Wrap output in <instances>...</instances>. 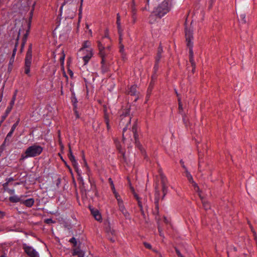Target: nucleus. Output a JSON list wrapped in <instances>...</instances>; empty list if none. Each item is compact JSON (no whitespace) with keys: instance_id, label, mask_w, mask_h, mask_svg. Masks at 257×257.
Listing matches in <instances>:
<instances>
[{"instance_id":"a211bd4d","label":"nucleus","mask_w":257,"mask_h":257,"mask_svg":"<svg viewBox=\"0 0 257 257\" xmlns=\"http://www.w3.org/2000/svg\"><path fill=\"white\" fill-rule=\"evenodd\" d=\"M9 200L13 203H18L21 201V198L18 195H14L9 197Z\"/></svg>"},{"instance_id":"1a4fd4ad","label":"nucleus","mask_w":257,"mask_h":257,"mask_svg":"<svg viewBox=\"0 0 257 257\" xmlns=\"http://www.w3.org/2000/svg\"><path fill=\"white\" fill-rule=\"evenodd\" d=\"M120 121L119 122L120 126H124V127L123 128V138L124 139V133L127 129V126L130 124L131 120V118L128 115V112L127 111L124 115L120 116Z\"/></svg>"},{"instance_id":"473e14b6","label":"nucleus","mask_w":257,"mask_h":257,"mask_svg":"<svg viewBox=\"0 0 257 257\" xmlns=\"http://www.w3.org/2000/svg\"><path fill=\"white\" fill-rule=\"evenodd\" d=\"M119 51L121 53L123 54V52H124V46L123 45L120 44V49H119Z\"/></svg>"},{"instance_id":"6e6552de","label":"nucleus","mask_w":257,"mask_h":257,"mask_svg":"<svg viewBox=\"0 0 257 257\" xmlns=\"http://www.w3.org/2000/svg\"><path fill=\"white\" fill-rule=\"evenodd\" d=\"M23 249L29 257H40L39 252L32 246L27 244H23Z\"/></svg>"},{"instance_id":"f704fd0d","label":"nucleus","mask_w":257,"mask_h":257,"mask_svg":"<svg viewBox=\"0 0 257 257\" xmlns=\"http://www.w3.org/2000/svg\"><path fill=\"white\" fill-rule=\"evenodd\" d=\"M154 16L153 15H151L149 17V21L151 23H153L154 21L153 20Z\"/></svg>"},{"instance_id":"7c9ffc66","label":"nucleus","mask_w":257,"mask_h":257,"mask_svg":"<svg viewBox=\"0 0 257 257\" xmlns=\"http://www.w3.org/2000/svg\"><path fill=\"white\" fill-rule=\"evenodd\" d=\"M144 244L145 246V247L146 248H147L151 249V247H152L150 243H148V242H145L144 243Z\"/></svg>"},{"instance_id":"13d9d810","label":"nucleus","mask_w":257,"mask_h":257,"mask_svg":"<svg viewBox=\"0 0 257 257\" xmlns=\"http://www.w3.org/2000/svg\"><path fill=\"white\" fill-rule=\"evenodd\" d=\"M102 71L105 72V71H106V70L105 69L104 70V69H102Z\"/></svg>"},{"instance_id":"5701e85b","label":"nucleus","mask_w":257,"mask_h":257,"mask_svg":"<svg viewBox=\"0 0 257 257\" xmlns=\"http://www.w3.org/2000/svg\"><path fill=\"white\" fill-rule=\"evenodd\" d=\"M137 86L135 85L132 86L130 88L129 93L132 95H135L137 93Z\"/></svg>"},{"instance_id":"4468645a","label":"nucleus","mask_w":257,"mask_h":257,"mask_svg":"<svg viewBox=\"0 0 257 257\" xmlns=\"http://www.w3.org/2000/svg\"><path fill=\"white\" fill-rule=\"evenodd\" d=\"M90 210L95 219L98 221H101L102 217L99 212L97 210L94 209H90Z\"/></svg>"},{"instance_id":"a19ab883","label":"nucleus","mask_w":257,"mask_h":257,"mask_svg":"<svg viewBox=\"0 0 257 257\" xmlns=\"http://www.w3.org/2000/svg\"><path fill=\"white\" fill-rule=\"evenodd\" d=\"M46 222L47 223H50L53 222L52 220L51 219H48L46 220Z\"/></svg>"},{"instance_id":"393cba45","label":"nucleus","mask_w":257,"mask_h":257,"mask_svg":"<svg viewBox=\"0 0 257 257\" xmlns=\"http://www.w3.org/2000/svg\"><path fill=\"white\" fill-rule=\"evenodd\" d=\"M178 103H179V112H180V113H181L183 111V104L181 102V98L180 97H178Z\"/></svg>"},{"instance_id":"a878e982","label":"nucleus","mask_w":257,"mask_h":257,"mask_svg":"<svg viewBox=\"0 0 257 257\" xmlns=\"http://www.w3.org/2000/svg\"><path fill=\"white\" fill-rule=\"evenodd\" d=\"M134 196L136 198V199L138 200L139 206L141 208V209L142 210V208H143V206H142V203H141V202L140 201L139 197L135 193H134Z\"/></svg>"},{"instance_id":"20e7f679","label":"nucleus","mask_w":257,"mask_h":257,"mask_svg":"<svg viewBox=\"0 0 257 257\" xmlns=\"http://www.w3.org/2000/svg\"><path fill=\"white\" fill-rule=\"evenodd\" d=\"M185 37L187 46L189 48L190 61L191 63L192 66H194L195 65V63L193 59V43L192 42V40L193 39V34L192 30L186 29L185 30Z\"/></svg>"},{"instance_id":"b1692460","label":"nucleus","mask_w":257,"mask_h":257,"mask_svg":"<svg viewBox=\"0 0 257 257\" xmlns=\"http://www.w3.org/2000/svg\"><path fill=\"white\" fill-rule=\"evenodd\" d=\"M73 255H77L78 257H84V253L82 250H75L73 253Z\"/></svg>"},{"instance_id":"f3484780","label":"nucleus","mask_w":257,"mask_h":257,"mask_svg":"<svg viewBox=\"0 0 257 257\" xmlns=\"http://www.w3.org/2000/svg\"><path fill=\"white\" fill-rule=\"evenodd\" d=\"M201 194L202 195V197H201L200 196L199 197L200 198L201 201H202V203L203 204V206L204 208V209L205 210H207L209 208H210V205L209 204L205 201V200H204V196H203V193L202 192V191L201 190Z\"/></svg>"},{"instance_id":"c03bdc74","label":"nucleus","mask_w":257,"mask_h":257,"mask_svg":"<svg viewBox=\"0 0 257 257\" xmlns=\"http://www.w3.org/2000/svg\"><path fill=\"white\" fill-rule=\"evenodd\" d=\"M183 121L186 126H187V122L185 120V117H183Z\"/></svg>"},{"instance_id":"ea45409f","label":"nucleus","mask_w":257,"mask_h":257,"mask_svg":"<svg viewBox=\"0 0 257 257\" xmlns=\"http://www.w3.org/2000/svg\"><path fill=\"white\" fill-rule=\"evenodd\" d=\"M158 230H159L160 236H163V233L162 232L161 228V227L160 226H158Z\"/></svg>"},{"instance_id":"72a5a7b5","label":"nucleus","mask_w":257,"mask_h":257,"mask_svg":"<svg viewBox=\"0 0 257 257\" xmlns=\"http://www.w3.org/2000/svg\"><path fill=\"white\" fill-rule=\"evenodd\" d=\"M15 100H11V102H10V110H11V109H12V107H13V105H14V104H15Z\"/></svg>"},{"instance_id":"2eb2a0df","label":"nucleus","mask_w":257,"mask_h":257,"mask_svg":"<svg viewBox=\"0 0 257 257\" xmlns=\"http://www.w3.org/2000/svg\"><path fill=\"white\" fill-rule=\"evenodd\" d=\"M120 17L119 16V15L118 14L117 15V21H116V24H117V28H118V33H119V43H121V41L122 40V38H121V36H122V35H121V31H120Z\"/></svg>"},{"instance_id":"864d4df0","label":"nucleus","mask_w":257,"mask_h":257,"mask_svg":"<svg viewBox=\"0 0 257 257\" xmlns=\"http://www.w3.org/2000/svg\"><path fill=\"white\" fill-rule=\"evenodd\" d=\"M200 152H200V151H199V158H200V157H201V154H200Z\"/></svg>"},{"instance_id":"6e6d98bb","label":"nucleus","mask_w":257,"mask_h":257,"mask_svg":"<svg viewBox=\"0 0 257 257\" xmlns=\"http://www.w3.org/2000/svg\"><path fill=\"white\" fill-rule=\"evenodd\" d=\"M86 28H87V29H88V28H89V26H88V25H87H87H86Z\"/></svg>"},{"instance_id":"3c124183","label":"nucleus","mask_w":257,"mask_h":257,"mask_svg":"<svg viewBox=\"0 0 257 257\" xmlns=\"http://www.w3.org/2000/svg\"><path fill=\"white\" fill-rule=\"evenodd\" d=\"M11 110H10V106L8 107V108H7V111L9 112L11 111Z\"/></svg>"},{"instance_id":"7ed1b4c3","label":"nucleus","mask_w":257,"mask_h":257,"mask_svg":"<svg viewBox=\"0 0 257 257\" xmlns=\"http://www.w3.org/2000/svg\"><path fill=\"white\" fill-rule=\"evenodd\" d=\"M43 148L38 145L34 144L29 147L25 153L21 155V160H24L28 158L35 157L39 156L43 151Z\"/></svg>"},{"instance_id":"bf43d9fd","label":"nucleus","mask_w":257,"mask_h":257,"mask_svg":"<svg viewBox=\"0 0 257 257\" xmlns=\"http://www.w3.org/2000/svg\"><path fill=\"white\" fill-rule=\"evenodd\" d=\"M2 213H3V212L0 211V214H2Z\"/></svg>"},{"instance_id":"9d476101","label":"nucleus","mask_w":257,"mask_h":257,"mask_svg":"<svg viewBox=\"0 0 257 257\" xmlns=\"http://www.w3.org/2000/svg\"><path fill=\"white\" fill-rule=\"evenodd\" d=\"M68 157L70 160L71 161L73 166H74L75 169L77 171V173L79 175V171L78 169V164L75 160L74 156L73 155L72 150L71 148H69V153L68 154Z\"/></svg>"},{"instance_id":"79ce46f5","label":"nucleus","mask_w":257,"mask_h":257,"mask_svg":"<svg viewBox=\"0 0 257 257\" xmlns=\"http://www.w3.org/2000/svg\"><path fill=\"white\" fill-rule=\"evenodd\" d=\"M164 221L166 223H169V220L166 218H165V217L164 218Z\"/></svg>"},{"instance_id":"4c0bfd02","label":"nucleus","mask_w":257,"mask_h":257,"mask_svg":"<svg viewBox=\"0 0 257 257\" xmlns=\"http://www.w3.org/2000/svg\"><path fill=\"white\" fill-rule=\"evenodd\" d=\"M16 51H17V48L15 47L14 50H13V55H12V57H14L15 55H16Z\"/></svg>"},{"instance_id":"0eeeda50","label":"nucleus","mask_w":257,"mask_h":257,"mask_svg":"<svg viewBox=\"0 0 257 257\" xmlns=\"http://www.w3.org/2000/svg\"><path fill=\"white\" fill-rule=\"evenodd\" d=\"M183 168L185 170V175L188 179L189 182L192 184L194 190L198 193V195L199 196L202 197V195L201 194V190L200 189L197 184L193 181L192 175H191V174L190 173V172L188 171V170L185 166H183Z\"/></svg>"},{"instance_id":"f257e3e1","label":"nucleus","mask_w":257,"mask_h":257,"mask_svg":"<svg viewBox=\"0 0 257 257\" xmlns=\"http://www.w3.org/2000/svg\"><path fill=\"white\" fill-rule=\"evenodd\" d=\"M173 5V0H164L155 8L153 13L161 18L171 11Z\"/></svg>"},{"instance_id":"4be33fe9","label":"nucleus","mask_w":257,"mask_h":257,"mask_svg":"<svg viewBox=\"0 0 257 257\" xmlns=\"http://www.w3.org/2000/svg\"><path fill=\"white\" fill-rule=\"evenodd\" d=\"M18 124V122H17L15 124H14L11 128V131L8 133L7 135V138L11 137L12 135L13 132H14L15 130L16 129V127H17V125Z\"/></svg>"},{"instance_id":"09e8293b","label":"nucleus","mask_w":257,"mask_h":257,"mask_svg":"<svg viewBox=\"0 0 257 257\" xmlns=\"http://www.w3.org/2000/svg\"><path fill=\"white\" fill-rule=\"evenodd\" d=\"M17 92H18V90H16L14 93V95H15L17 96Z\"/></svg>"},{"instance_id":"4d7b16f0","label":"nucleus","mask_w":257,"mask_h":257,"mask_svg":"<svg viewBox=\"0 0 257 257\" xmlns=\"http://www.w3.org/2000/svg\"><path fill=\"white\" fill-rule=\"evenodd\" d=\"M63 7V6H62L61 7V8H60V10H61V11L62 10Z\"/></svg>"},{"instance_id":"58836bf2","label":"nucleus","mask_w":257,"mask_h":257,"mask_svg":"<svg viewBox=\"0 0 257 257\" xmlns=\"http://www.w3.org/2000/svg\"><path fill=\"white\" fill-rule=\"evenodd\" d=\"M64 59H65V56L64 55H63L61 57H60V61L61 62L63 63L64 62Z\"/></svg>"},{"instance_id":"cd10ccee","label":"nucleus","mask_w":257,"mask_h":257,"mask_svg":"<svg viewBox=\"0 0 257 257\" xmlns=\"http://www.w3.org/2000/svg\"><path fill=\"white\" fill-rule=\"evenodd\" d=\"M109 182L110 184V185H111V189L112 190V192H114V191H116L115 190V187H114V184L113 183V181L112 180V179L111 178H109Z\"/></svg>"},{"instance_id":"2f4dec72","label":"nucleus","mask_w":257,"mask_h":257,"mask_svg":"<svg viewBox=\"0 0 257 257\" xmlns=\"http://www.w3.org/2000/svg\"><path fill=\"white\" fill-rule=\"evenodd\" d=\"M8 192L11 195H15V190L14 189H8Z\"/></svg>"},{"instance_id":"de8ad7c7","label":"nucleus","mask_w":257,"mask_h":257,"mask_svg":"<svg viewBox=\"0 0 257 257\" xmlns=\"http://www.w3.org/2000/svg\"><path fill=\"white\" fill-rule=\"evenodd\" d=\"M161 58V56L160 55H158V57H157V61H159L160 59Z\"/></svg>"},{"instance_id":"412c9836","label":"nucleus","mask_w":257,"mask_h":257,"mask_svg":"<svg viewBox=\"0 0 257 257\" xmlns=\"http://www.w3.org/2000/svg\"><path fill=\"white\" fill-rule=\"evenodd\" d=\"M113 193L115 196L116 199L117 200V204L123 202L120 196L119 195V194L116 191H114V192H113Z\"/></svg>"},{"instance_id":"9b49d317","label":"nucleus","mask_w":257,"mask_h":257,"mask_svg":"<svg viewBox=\"0 0 257 257\" xmlns=\"http://www.w3.org/2000/svg\"><path fill=\"white\" fill-rule=\"evenodd\" d=\"M160 179H161V183H162V185L163 192H164V194H165L167 192V188H168V186H167L168 181H167V179L166 176L162 173H160Z\"/></svg>"},{"instance_id":"e433bc0d","label":"nucleus","mask_w":257,"mask_h":257,"mask_svg":"<svg viewBox=\"0 0 257 257\" xmlns=\"http://www.w3.org/2000/svg\"><path fill=\"white\" fill-rule=\"evenodd\" d=\"M176 253L178 256V257H184L182 254H181V253H180V252L178 250V249H176Z\"/></svg>"},{"instance_id":"37998d69","label":"nucleus","mask_w":257,"mask_h":257,"mask_svg":"<svg viewBox=\"0 0 257 257\" xmlns=\"http://www.w3.org/2000/svg\"><path fill=\"white\" fill-rule=\"evenodd\" d=\"M16 99V96L13 95L12 100L15 101Z\"/></svg>"},{"instance_id":"39448f33","label":"nucleus","mask_w":257,"mask_h":257,"mask_svg":"<svg viewBox=\"0 0 257 257\" xmlns=\"http://www.w3.org/2000/svg\"><path fill=\"white\" fill-rule=\"evenodd\" d=\"M93 55V50H79L77 53V56L79 59L83 60V64L86 65L90 61Z\"/></svg>"},{"instance_id":"f03ea898","label":"nucleus","mask_w":257,"mask_h":257,"mask_svg":"<svg viewBox=\"0 0 257 257\" xmlns=\"http://www.w3.org/2000/svg\"><path fill=\"white\" fill-rule=\"evenodd\" d=\"M98 47L99 50V55L101 58V64L102 68L104 67L105 63L107 61L108 59H111L110 54V47L107 46L105 47L103 44L102 40L98 41L97 42Z\"/></svg>"},{"instance_id":"f8f14e48","label":"nucleus","mask_w":257,"mask_h":257,"mask_svg":"<svg viewBox=\"0 0 257 257\" xmlns=\"http://www.w3.org/2000/svg\"><path fill=\"white\" fill-rule=\"evenodd\" d=\"M119 210L121 212V213L124 215V217L126 219H129L130 218V214L126 210L124 205L123 204V202L120 203L118 204Z\"/></svg>"},{"instance_id":"bb28decb","label":"nucleus","mask_w":257,"mask_h":257,"mask_svg":"<svg viewBox=\"0 0 257 257\" xmlns=\"http://www.w3.org/2000/svg\"><path fill=\"white\" fill-rule=\"evenodd\" d=\"M75 11L69 10V15L67 16L68 18L72 19L75 16Z\"/></svg>"},{"instance_id":"8fccbe9b","label":"nucleus","mask_w":257,"mask_h":257,"mask_svg":"<svg viewBox=\"0 0 257 257\" xmlns=\"http://www.w3.org/2000/svg\"><path fill=\"white\" fill-rule=\"evenodd\" d=\"M88 32H89V33L91 35H92V32L91 30V29H89V30H88Z\"/></svg>"},{"instance_id":"5fc2aeb1","label":"nucleus","mask_w":257,"mask_h":257,"mask_svg":"<svg viewBox=\"0 0 257 257\" xmlns=\"http://www.w3.org/2000/svg\"><path fill=\"white\" fill-rule=\"evenodd\" d=\"M109 239H110V240L111 241H114V239H112V238H109Z\"/></svg>"},{"instance_id":"aec40b11","label":"nucleus","mask_w":257,"mask_h":257,"mask_svg":"<svg viewBox=\"0 0 257 257\" xmlns=\"http://www.w3.org/2000/svg\"><path fill=\"white\" fill-rule=\"evenodd\" d=\"M104 120L106 124L107 129L108 131H109L110 129V125L109 123V116L108 114H107L105 112L104 113Z\"/></svg>"},{"instance_id":"423d86ee","label":"nucleus","mask_w":257,"mask_h":257,"mask_svg":"<svg viewBox=\"0 0 257 257\" xmlns=\"http://www.w3.org/2000/svg\"><path fill=\"white\" fill-rule=\"evenodd\" d=\"M32 50L31 47H30L27 51L25 58V73L28 75H30V67L32 63Z\"/></svg>"},{"instance_id":"c756f323","label":"nucleus","mask_w":257,"mask_h":257,"mask_svg":"<svg viewBox=\"0 0 257 257\" xmlns=\"http://www.w3.org/2000/svg\"><path fill=\"white\" fill-rule=\"evenodd\" d=\"M104 38H106L109 39V33H108V30H105V35H104V36L102 37V39H103Z\"/></svg>"},{"instance_id":"6ab92c4d","label":"nucleus","mask_w":257,"mask_h":257,"mask_svg":"<svg viewBox=\"0 0 257 257\" xmlns=\"http://www.w3.org/2000/svg\"><path fill=\"white\" fill-rule=\"evenodd\" d=\"M22 203L26 206L30 207L33 205L34 203V200L32 198H30L23 201Z\"/></svg>"},{"instance_id":"a18cd8bd","label":"nucleus","mask_w":257,"mask_h":257,"mask_svg":"<svg viewBox=\"0 0 257 257\" xmlns=\"http://www.w3.org/2000/svg\"><path fill=\"white\" fill-rule=\"evenodd\" d=\"M75 114H76V117L78 118V117H79V115H78V113L77 111H75Z\"/></svg>"},{"instance_id":"dca6fc26","label":"nucleus","mask_w":257,"mask_h":257,"mask_svg":"<svg viewBox=\"0 0 257 257\" xmlns=\"http://www.w3.org/2000/svg\"><path fill=\"white\" fill-rule=\"evenodd\" d=\"M93 49L91 47V43L89 41H85L83 42L82 45V47L79 50H87Z\"/></svg>"},{"instance_id":"49530a36","label":"nucleus","mask_w":257,"mask_h":257,"mask_svg":"<svg viewBox=\"0 0 257 257\" xmlns=\"http://www.w3.org/2000/svg\"><path fill=\"white\" fill-rule=\"evenodd\" d=\"M130 188L132 190V191L134 192V188L131 185H130Z\"/></svg>"},{"instance_id":"603ef678","label":"nucleus","mask_w":257,"mask_h":257,"mask_svg":"<svg viewBox=\"0 0 257 257\" xmlns=\"http://www.w3.org/2000/svg\"><path fill=\"white\" fill-rule=\"evenodd\" d=\"M180 163L181 164L182 166V167L183 168V166H184V162H183L182 161H180Z\"/></svg>"},{"instance_id":"c85d7f7f","label":"nucleus","mask_w":257,"mask_h":257,"mask_svg":"<svg viewBox=\"0 0 257 257\" xmlns=\"http://www.w3.org/2000/svg\"><path fill=\"white\" fill-rule=\"evenodd\" d=\"M240 19L242 21L243 23H245V16L244 14H241L239 16Z\"/></svg>"},{"instance_id":"c9c22d12","label":"nucleus","mask_w":257,"mask_h":257,"mask_svg":"<svg viewBox=\"0 0 257 257\" xmlns=\"http://www.w3.org/2000/svg\"><path fill=\"white\" fill-rule=\"evenodd\" d=\"M70 242H71L73 243H74L75 244H76L77 243L76 239L74 237H73L70 239Z\"/></svg>"},{"instance_id":"ddd939ff","label":"nucleus","mask_w":257,"mask_h":257,"mask_svg":"<svg viewBox=\"0 0 257 257\" xmlns=\"http://www.w3.org/2000/svg\"><path fill=\"white\" fill-rule=\"evenodd\" d=\"M132 132L133 133V134H134V137L135 138V142H136V146H137L138 148H139L140 149H141V146L140 144V143L138 141V135L137 133V126L136 125H134L133 128H132Z\"/></svg>"}]
</instances>
